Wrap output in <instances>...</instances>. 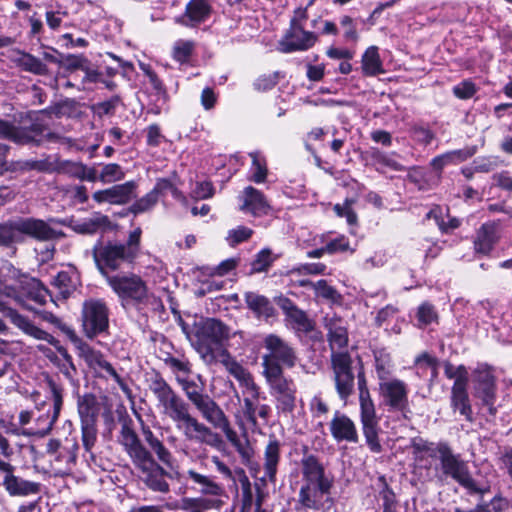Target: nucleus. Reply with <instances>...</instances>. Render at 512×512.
I'll return each mask as SVG.
<instances>
[{"label": "nucleus", "mask_w": 512, "mask_h": 512, "mask_svg": "<svg viewBox=\"0 0 512 512\" xmlns=\"http://www.w3.org/2000/svg\"><path fill=\"white\" fill-rule=\"evenodd\" d=\"M303 484L298 494V504L306 510H320L330 499L333 478L326 474L323 465L312 454L304 455L300 462Z\"/></svg>", "instance_id": "f257e3e1"}, {"label": "nucleus", "mask_w": 512, "mask_h": 512, "mask_svg": "<svg viewBox=\"0 0 512 512\" xmlns=\"http://www.w3.org/2000/svg\"><path fill=\"white\" fill-rule=\"evenodd\" d=\"M180 325L191 345L203 358L213 357L214 352L218 351L229 337L228 328L213 318L196 322L191 329L184 322Z\"/></svg>", "instance_id": "f03ea898"}, {"label": "nucleus", "mask_w": 512, "mask_h": 512, "mask_svg": "<svg viewBox=\"0 0 512 512\" xmlns=\"http://www.w3.org/2000/svg\"><path fill=\"white\" fill-rule=\"evenodd\" d=\"M107 283L121 299L122 304L132 303L138 309L151 307L153 310L161 305L160 299L149 293L146 283L136 274L107 276Z\"/></svg>", "instance_id": "7ed1b4c3"}, {"label": "nucleus", "mask_w": 512, "mask_h": 512, "mask_svg": "<svg viewBox=\"0 0 512 512\" xmlns=\"http://www.w3.org/2000/svg\"><path fill=\"white\" fill-rule=\"evenodd\" d=\"M265 349L262 355L263 375L274 376L283 373V367L293 368L298 356L295 348L276 334H269L263 339Z\"/></svg>", "instance_id": "20e7f679"}, {"label": "nucleus", "mask_w": 512, "mask_h": 512, "mask_svg": "<svg viewBox=\"0 0 512 512\" xmlns=\"http://www.w3.org/2000/svg\"><path fill=\"white\" fill-rule=\"evenodd\" d=\"M440 470L442 477H450L460 486L468 491L469 494H485L487 487L479 485L472 477L466 461L461 459L460 455L454 454L450 445L440 447Z\"/></svg>", "instance_id": "39448f33"}, {"label": "nucleus", "mask_w": 512, "mask_h": 512, "mask_svg": "<svg viewBox=\"0 0 512 512\" xmlns=\"http://www.w3.org/2000/svg\"><path fill=\"white\" fill-rule=\"evenodd\" d=\"M149 387L160 413L173 421L175 426L190 412L188 403L162 377L153 378Z\"/></svg>", "instance_id": "423d86ee"}, {"label": "nucleus", "mask_w": 512, "mask_h": 512, "mask_svg": "<svg viewBox=\"0 0 512 512\" xmlns=\"http://www.w3.org/2000/svg\"><path fill=\"white\" fill-rule=\"evenodd\" d=\"M360 420L366 444L373 453H380L382 446L379 441V418L376 415L375 405L366 386L363 374L358 375Z\"/></svg>", "instance_id": "0eeeda50"}, {"label": "nucleus", "mask_w": 512, "mask_h": 512, "mask_svg": "<svg viewBox=\"0 0 512 512\" xmlns=\"http://www.w3.org/2000/svg\"><path fill=\"white\" fill-rule=\"evenodd\" d=\"M93 258L100 273L107 280V276H111L109 271H115L124 263L132 262L134 251L123 244L102 245L98 242L93 247Z\"/></svg>", "instance_id": "6e6552de"}, {"label": "nucleus", "mask_w": 512, "mask_h": 512, "mask_svg": "<svg viewBox=\"0 0 512 512\" xmlns=\"http://www.w3.org/2000/svg\"><path fill=\"white\" fill-rule=\"evenodd\" d=\"M63 330L75 344L79 356L91 369L95 371L96 374L101 377H111L117 383L122 382L120 375L100 351L95 350L87 343L83 342L80 338H78L74 330L70 328H64Z\"/></svg>", "instance_id": "1a4fd4ad"}, {"label": "nucleus", "mask_w": 512, "mask_h": 512, "mask_svg": "<svg viewBox=\"0 0 512 512\" xmlns=\"http://www.w3.org/2000/svg\"><path fill=\"white\" fill-rule=\"evenodd\" d=\"M331 366L336 392L341 400L347 401L354 391L355 380L350 354L347 351L332 354Z\"/></svg>", "instance_id": "9d476101"}, {"label": "nucleus", "mask_w": 512, "mask_h": 512, "mask_svg": "<svg viewBox=\"0 0 512 512\" xmlns=\"http://www.w3.org/2000/svg\"><path fill=\"white\" fill-rule=\"evenodd\" d=\"M82 326L87 337L93 338L109 327V310L99 299H89L82 306Z\"/></svg>", "instance_id": "9b49d317"}, {"label": "nucleus", "mask_w": 512, "mask_h": 512, "mask_svg": "<svg viewBox=\"0 0 512 512\" xmlns=\"http://www.w3.org/2000/svg\"><path fill=\"white\" fill-rule=\"evenodd\" d=\"M176 428L190 442L212 447H217L221 443L219 434L192 416L190 412L176 425Z\"/></svg>", "instance_id": "f8f14e48"}, {"label": "nucleus", "mask_w": 512, "mask_h": 512, "mask_svg": "<svg viewBox=\"0 0 512 512\" xmlns=\"http://www.w3.org/2000/svg\"><path fill=\"white\" fill-rule=\"evenodd\" d=\"M15 470V466L0 458V485L10 496H28L39 493L40 483L16 476Z\"/></svg>", "instance_id": "ddd939ff"}, {"label": "nucleus", "mask_w": 512, "mask_h": 512, "mask_svg": "<svg viewBox=\"0 0 512 512\" xmlns=\"http://www.w3.org/2000/svg\"><path fill=\"white\" fill-rule=\"evenodd\" d=\"M263 376L276 399L277 409L284 413L292 412L296 405V386L293 380L284 377L283 373Z\"/></svg>", "instance_id": "4468645a"}, {"label": "nucleus", "mask_w": 512, "mask_h": 512, "mask_svg": "<svg viewBox=\"0 0 512 512\" xmlns=\"http://www.w3.org/2000/svg\"><path fill=\"white\" fill-rule=\"evenodd\" d=\"M475 395L491 414H495L494 402L496 398V384L493 370L487 364H479L473 371Z\"/></svg>", "instance_id": "2eb2a0df"}, {"label": "nucleus", "mask_w": 512, "mask_h": 512, "mask_svg": "<svg viewBox=\"0 0 512 512\" xmlns=\"http://www.w3.org/2000/svg\"><path fill=\"white\" fill-rule=\"evenodd\" d=\"M0 313L8 317L11 323L27 336L35 340L45 341L49 344H56V338L54 336L36 326L27 317L19 314L15 309L10 307L9 301L3 297L2 293H0Z\"/></svg>", "instance_id": "dca6fc26"}, {"label": "nucleus", "mask_w": 512, "mask_h": 512, "mask_svg": "<svg viewBox=\"0 0 512 512\" xmlns=\"http://www.w3.org/2000/svg\"><path fill=\"white\" fill-rule=\"evenodd\" d=\"M379 392L383 398L384 404L390 410L405 412L408 410V387L400 379L381 380L379 383Z\"/></svg>", "instance_id": "f3484780"}, {"label": "nucleus", "mask_w": 512, "mask_h": 512, "mask_svg": "<svg viewBox=\"0 0 512 512\" xmlns=\"http://www.w3.org/2000/svg\"><path fill=\"white\" fill-rule=\"evenodd\" d=\"M40 124H32L30 127H16L12 123L0 119V139L12 141L19 145L39 143L38 137L43 134Z\"/></svg>", "instance_id": "a211bd4d"}, {"label": "nucleus", "mask_w": 512, "mask_h": 512, "mask_svg": "<svg viewBox=\"0 0 512 512\" xmlns=\"http://www.w3.org/2000/svg\"><path fill=\"white\" fill-rule=\"evenodd\" d=\"M178 378V384L181 386L188 400L195 406L200 412L203 419L212 412L218 404L207 394H204L202 388L193 380L189 379V376H180Z\"/></svg>", "instance_id": "6ab92c4d"}, {"label": "nucleus", "mask_w": 512, "mask_h": 512, "mask_svg": "<svg viewBox=\"0 0 512 512\" xmlns=\"http://www.w3.org/2000/svg\"><path fill=\"white\" fill-rule=\"evenodd\" d=\"M317 35L306 31L304 27L289 28L279 43L280 50L284 53L294 51H306L314 46Z\"/></svg>", "instance_id": "aec40b11"}, {"label": "nucleus", "mask_w": 512, "mask_h": 512, "mask_svg": "<svg viewBox=\"0 0 512 512\" xmlns=\"http://www.w3.org/2000/svg\"><path fill=\"white\" fill-rule=\"evenodd\" d=\"M324 326L328 331V341L331 355L338 354L348 345V331L346 322L336 314H327L324 318Z\"/></svg>", "instance_id": "412c9836"}, {"label": "nucleus", "mask_w": 512, "mask_h": 512, "mask_svg": "<svg viewBox=\"0 0 512 512\" xmlns=\"http://www.w3.org/2000/svg\"><path fill=\"white\" fill-rule=\"evenodd\" d=\"M17 229L38 241H50L64 236V233L50 227L45 221L35 218L17 219Z\"/></svg>", "instance_id": "4be33fe9"}, {"label": "nucleus", "mask_w": 512, "mask_h": 512, "mask_svg": "<svg viewBox=\"0 0 512 512\" xmlns=\"http://www.w3.org/2000/svg\"><path fill=\"white\" fill-rule=\"evenodd\" d=\"M330 432L337 442H358V432L355 423L346 414L336 411L330 421Z\"/></svg>", "instance_id": "5701e85b"}, {"label": "nucleus", "mask_w": 512, "mask_h": 512, "mask_svg": "<svg viewBox=\"0 0 512 512\" xmlns=\"http://www.w3.org/2000/svg\"><path fill=\"white\" fill-rule=\"evenodd\" d=\"M134 188L135 184L132 181L114 185L110 188L94 192L93 199L99 204H125L133 197Z\"/></svg>", "instance_id": "b1692460"}, {"label": "nucleus", "mask_w": 512, "mask_h": 512, "mask_svg": "<svg viewBox=\"0 0 512 512\" xmlns=\"http://www.w3.org/2000/svg\"><path fill=\"white\" fill-rule=\"evenodd\" d=\"M241 199L242 205L240 209L243 212L251 213L254 216H261L268 214L270 210V205L263 193L252 186L244 189Z\"/></svg>", "instance_id": "393cba45"}, {"label": "nucleus", "mask_w": 512, "mask_h": 512, "mask_svg": "<svg viewBox=\"0 0 512 512\" xmlns=\"http://www.w3.org/2000/svg\"><path fill=\"white\" fill-rule=\"evenodd\" d=\"M223 364L229 374L232 375L249 394H252L253 398L259 399L260 388L254 382L252 374L243 365L232 358L226 359Z\"/></svg>", "instance_id": "a878e982"}, {"label": "nucleus", "mask_w": 512, "mask_h": 512, "mask_svg": "<svg viewBox=\"0 0 512 512\" xmlns=\"http://www.w3.org/2000/svg\"><path fill=\"white\" fill-rule=\"evenodd\" d=\"M280 452V442L276 438H270L264 450V476L261 477V480L275 481L278 464L280 462Z\"/></svg>", "instance_id": "bb28decb"}, {"label": "nucleus", "mask_w": 512, "mask_h": 512, "mask_svg": "<svg viewBox=\"0 0 512 512\" xmlns=\"http://www.w3.org/2000/svg\"><path fill=\"white\" fill-rule=\"evenodd\" d=\"M110 224L109 218L100 213H94L90 217L71 220L68 226L79 234H95L100 230L106 229Z\"/></svg>", "instance_id": "cd10ccee"}, {"label": "nucleus", "mask_w": 512, "mask_h": 512, "mask_svg": "<svg viewBox=\"0 0 512 512\" xmlns=\"http://www.w3.org/2000/svg\"><path fill=\"white\" fill-rule=\"evenodd\" d=\"M211 14V6L207 0H191L187 6L181 23L186 26H196L205 22Z\"/></svg>", "instance_id": "c85d7f7f"}, {"label": "nucleus", "mask_w": 512, "mask_h": 512, "mask_svg": "<svg viewBox=\"0 0 512 512\" xmlns=\"http://www.w3.org/2000/svg\"><path fill=\"white\" fill-rule=\"evenodd\" d=\"M204 419L215 429H220L234 447L242 440L238 436L237 432L232 429L228 417L219 405Z\"/></svg>", "instance_id": "c756f323"}, {"label": "nucleus", "mask_w": 512, "mask_h": 512, "mask_svg": "<svg viewBox=\"0 0 512 512\" xmlns=\"http://www.w3.org/2000/svg\"><path fill=\"white\" fill-rule=\"evenodd\" d=\"M204 419L215 429H220L234 447L242 440L238 436L237 432L232 429L228 417L219 405Z\"/></svg>", "instance_id": "7c9ffc66"}, {"label": "nucleus", "mask_w": 512, "mask_h": 512, "mask_svg": "<svg viewBox=\"0 0 512 512\" xmlns=\"http://www.w3.org/2000/svg\"><path fill=\"white\" fill-rule=\"evenodd\" d=\"M497 241V225L495 222L483 224L477 231L474 241L475 251L482 254H488Z\"/></svg>", "instance_id": "2f4dec72"}, {"label": "nucleus", "mask_w": 512, "mask_h": 512, "mask_svg": "<svg viewBox=\"0 0 512 512\" xmlns=\"http://www.w3.org/2000/svg\"><path fill=\"white\" fill-rule=\"evenodd\" d=\"M282 308L293 329L300 332H310L313 330V322L303 310L297 308L292 302L286 299L282 304Z\"/></svg>", "instance_id": "473e14b6"}, {"label": "nucleus", "mask_w": 512, "mask_h": 512, "mask_svg": "<svg viewBox=\"0 0 512 512\" xmlns=\"http://www.w3.org/2000/svg\"><path fill=\"white\" fill-rule=\"evenodd\" d=\"M244 298L247 307L256 317L269 319L275 315L274 306L265 296L254 292H246Z\"/></svg>", "instance_id": "72a5a7b5"}, {"label": "nucleus", "mask_w": 512, "mask_h": 512, "mask_svg": "<svg viewBox=\"0 0 512 512\" xmlns=\"http://www.w3.org/2000/svg\"><path fill=\"white\" fill-rule=\"evenodd\" d=\"M450 402L451 408L454 412H459V414L469 422L473 420V412L467 392V386L452 387Z\"/></svg>", "instance_id": "f704fd0d"}, {"label": "nucleus", "mask_w": 512, "mask_h": 512, "mask_svg": "<svg viewBox=\"0 0 512 512\" xmlns=\"http://www.w3.org/2000/svg\"><path fill=\"white\" fill-rule=\"evenodd\" d=\"M165 476L166 471L158 463L148 471L140 473V477L151 490L161 493H167L170 490Z\"/></svg>", "instance_id": "c9c22d12"}, {"label": "nucleus", "mask_w": 512, "mask_h": 512, "mask_svg": "<svg viewBox=\"0 0 512 512\" xmlns=\"http://www.w3.org/2000/svg\"><path fill=\"white\" fill-rule=\"evenodd\" d=\"M77 406L81 423H96L100 408L94 395L85 394L79 397Z\"/></svg>", "instance_id": "e433bc0d"}, {"label": "nucleus", "mask_w": 512, "mask_h": 512, "mask_svg": "<svg viewBox=\"0 0 512 512\" xmlns=\"http://www.w3.org/2000/svg\"><path fill=\"white\" fill-rule=\"evenodd\" d=\"M78 449L79 446L76 441H72L69 446L62 448H60L58 441H51L49 443V451L56 453L54 461L65 464L67 469L76 462Z\"/></svg>", "instance_id": "4c0bfd02"}, {"label": "nucleus", "mask_w": 512, "mask_h": 512, "mask_svg": "<svg viewBox=\"0 0 512 512\" xmlns=\"http://www.w3.org/2000/svg\"><path fill=\"white\" fill-rule=\"evenodd\" d=\"M361 64L363 74L366 76H376L384 72L378 47L376 46H370L366 49L362 55Z\"/></svg>", "instance_id": "58836bf2"}, {"label": "nucleus", "mask_w": 512, "mask_h": 512, "mask_svg": "<svg viewBox=\"0 0 512 512\" xmlns=\"http://www.w3.org/2000/svg\"><path fill=\"white\" fill-rule=\"evenodd\" d=\"M14 61L18 67L26 72H30L36 75L48 74L47 66L32 54L26 52H18V56Z\"/></svg>", "instance_id": "ea45409f"}, {"label": "nucleus", "mask_w": 512, "mask_h": 512, "mask_svg": "<svg viewBox=\"0 0 512 512\" xmlns=\"http://www.w3.org/2000/svg\"><path fill=\"white\" fill-rule=\"evenodd\" d=\"M48 385L53 399V413L48 416L46 423L42 427L44 433H48L52 429L63 405V389L52 380L48 381Z\"/></svg>", "instance_id": "a19ab883"}, {"label": "nucleus", "mask_w": 512, "mask_h": 512, "mask_svg": "<svg viewBox=\"0 0 512 512\" xmlns=\"http://www.w3.org/2000/svg\"><path fill=\"white\" fill-rule=\"evenodd\" d=\"M77 284V275L69 271H60L53 280V285L63 298L69 297L76 290Z\"/></svg>", "instance_id": "79ce46f5"}, {"label": "nucleus", "mask_w": 512, "mask_h": 512, "mask_svg": "<svg viewBox=\"0 0 512 512\" xmlns=\"http://www.w3.org/2000/svg\"><path fill=\"white\" fill-rule=\"evenodd\" d=\"M300 285L303 287H309L314 292L316 297H320L330 302H338L340 299L339 293L336 291L334 287L329 285L326 280H318L316 282L302 280L300 281Z\"/></svg>", "instance_id": "37998d69"}, {"label": "nucleus", "mask_w": 512, "mask_h": 512, "mask_svg": "<svg viewBox=\"0 0 512 512\" xmlns=\"http://www.w3.org/2000/svg\"><path fill=\"white\" fill-rule=\"evenodd\" d=\"M134 466L141 472L148 471L157 463L151 453L141 444L128 453Z\"/></svg>", "instance_id": "c03bdc74"}, {"label": "nucleus", "mask_w": 512, "mask_h": 512, "mask_svg": "<svg viewBox=\"0 0 512 512\" xmlns=\"http://www.w3.org/2000/svg\"><path fill=\"white\" fill-rule=\"evenodd\" d=\"M369 154L373 164L377 165V170H383L384 168H389L393 171L405 170V167L393 158L394 154L384 153L377 148H372Z\"/></svg>", "instance_id": "a18cd8bd"}, {"label": "nucleus", "mask_w": 512, "mask_h": 512, "mask_svg": "<svg viewBox=\"0 0 512 512\" xmlns=\"http://www.w3.org/2000/svg\"><path fill=\"white\" fill-rule=\"evenodd\" d=\"M144 439L150 448L155 452L158 459L166 464L171 465L172 455L170 451L164 446V444L153 434V432L147 428L143 430Z\"/></svg>", "instance_id": "49530a36"}, {"label": "nucleus", "mask_w": 512, "mask_h": 512, "mask_svg": "<svg viewBox=\"0 0 512 512\" xmlns=\"http://www.w3.org/2000/svg\"><path fill=\"white\" fill-rule=\"evenodd\" d=\"M375 368L379 380L389 378L392 372V359L386 349H377L374 351Z\"/></svg>", "instance_id": "de8ad7c7"}, {"label": "nucleus", "mask_w": 512, "mask_h": 512, "mask_svg": "<svg viewBox=\"0 0 512 512\" xmlns=\"http://www.w3.org/2000/svg\"><path fill=\"white\" fill-rule=\"evenodd\" d=\"M449 446L447 442L440 441L437 443L429 442L422 438L416 437L411 440V447L415 453H427L430 457H440V447Z\"/></svg>", "instance_id": "09e8293b"}, {"label": "nucleus", "mask_w": 512, "mask_h": 512, "mask_svg": "<svg viewBox=\"0 0 512 512\" xmlns=\"http://www.w3.org/2000/svg\"><path fill=\"white\" fill-rule=\"evenodd\" d=\"M125 177L123 168L117 163L101 165L99 181L103 184H111L122 180Z\"/></svg>", "instance_id": "8fccbe9b"}, {"label": "nucleus", "mask_w": 512, "mask_h": 512, "mask_svg": "<svg viewBox=\"0 0 512 512\" xmlns=\"http://www.w3.org/2000/svg\"><path fill=\"white\" fill-rule=\"evenodd\" d=\"M251 180L257 184L263 183L267 177V163L259 152H251Z\"/></svg>", "instance_id": "3c124183"}, {"label": "nucleus", "mask_w": 512, "mask_h": 512, "mask_svg": "<svg viewBox=\"0 0 512 512\" xmlns=\"http://www.w3.org/2000/svg\"><path fill=\"white\" fill-rule=\"evenodd\" d=\"M444 374L448 379H454L452 387L467 386L468 371L465 366H454L453 364L446 362L444 364Z\"/></svg>", "instance_id": "603ef678"}, {"label": "nucleus", "mask_w": 512, "mask_h": 512, "mask_svg": "<svg viewBox=\"0 0 512 512\" xmlns=\"http://www.w3.org/2000/svg\"><path fill=\"white\" fill-rule=\"evenodd\" d=\"M119 442L124 447L127 454L142 444L136 432L128 423H123L121 426Z\"/></svg>", "instance_id": "864d4df0"}, {"label": "nucleus", "mask_w": 512, "mask_h": 512, "mask_svg": "<svg viewBox=\"0 0 512 512\" xmlns=\"http://www.w3.org/2000/svg\"><path fill=\"white\" fill-rule=\"evenodd\" d=\"M20 230L17 229V220L0 224V245H9L18 241Z\"/></svg>", "instance_id": "5fc2aeb1"}, {"label": "nucleus", "mask_w": 512, "mask_h": 512, "mask_svg": "<svg viewBox=\"0 0 512 512\" xmlns=\"http://www.w3.org/2000/svg\"><path fill=\"white\" fill-rule=\"evenodd\" d=\"M188 477L195 483L202 485V492L210 495H218L220 487L210 480L207 476L199 474L193 470L187 472Z\"/></svg>", "instance_id": "6e6d98bb"}, {"label": "nucleus", "mask_w": 512, "mask_h": 512, "mask_svg": "<svg viewBox=\"0 0 512 512\" xmlns=\"http://www.w3.org/2000/svg\"><path fill=\"white\" fill-rule=\"evenodd\" d=\"M165 364L175 374L177 381L181 378L180 376L186 377L191 373V364L188 360L168 357L165 359Z\"/></svg>", "instance_id": "4d7b16f0"}, {"label": "nucleus", "mask_w": 512, "mask_h": 512, "mask_svg": "<svg viewBox=\"0 0 512 512\" xmlns=\"http://www.w3.org/2000/svg\"><path fill=\"white\" fill-rule=\"evenodd\" d=\"M194 49V42L190 40H178L173 47V57L180 63L186 62Z\"/></svg>", "instance_id": "13d9d810"}, {"label": "nucleus", "mask_w": 512, "mask_h": 512, "mask_svg": "<svg viewBox=\"0 0 512 512\" xmlns=\"http://www.w3.org/2000/svg\"><path fill=\"white\" fill-rule=\"evenodd\" d=\"M82 444L86 452H91L97 440L96 423H81Z\"/></svg>", "instance_id": "bf43d9fd"}, {"label": "nucleus", "mask_w": 512, "mask_h": 512, "mask_svg": "<svg viewBox=\"0 0 512 512\" xmlns=\"http://www.w3.org/2000/svg\"><path fill=\"white\" fill-rule=\"evenodd\" d=\"M378 484L380 488L379 496L383 500L384 510L385 512H390L395 503V494L388 487L384 476L378 478Z\"/></svg>", "instance_id": "052dcab7"}, {"label": "nucleus", "mask_w": 512, "mask_h": 512, "mask_svg": "<svg viewBox=\"0 0 512 512\" xmlns=\"http://www.w3.org/2000/svg\"><path fill=\"white\" fill-rule=\"evenodd\" d=\"M158 201V197L152 190L145 196L137 200L130 208L134 214L144 213L149 211Z\"/></svg>", "instance_id": "680f3d73"}, {"label": "nucleus", "mask_w": 512, "mask_h": 512, "mask_svg": "<svg viewBox=\"0 0 512 512\" xmlns=\"http://www.w3.org/2000/svg\"><path fill=\"white\" fill-rule=\"evenodd\" d=\"M340 26L343 29V37L348 42H356L359 38L355 21L348 15L340 18Z\"/></svg>", "instance_id": "e2e57ef3"}, {"label": "nucleus", "mask_w": 512, "mask_h": 512, "mask_svg": "<svg viewBox=\"0 0 512 512\" xmlns=\"http://www.w3.org/2000/svg\"><path fill=\"white\" fill-rule=\"evenodd\" d=\"M253 234V231L245 226H238L228 232L227 241L229 245L235 246L248 240Z\"/></svg>", "instance_id": "0e129e2a"}, {"label": "nucleus", "mask_w": 512, "mask_h": 512, "mask_svg": "<svg viewBox=\"0 0 512 512\" xmlns=\"http://www.w3.org/2000/svg\"><path fill=\"white\" fill-rule=\"evenodd\" d=\"M476 92V85L471 80H464L453 87V94L459 99H470Z\"/></svg>", "instance_id": "69168bd1"}, {"label": "nucleus", "mask_w": 512, "mask_h": 512, "mask_svg": "<svg viewBox=\"0 0 512 512\" xmlns=\"http://www.w3.org/2000/svg\"><path fill=\"white\" fill-rule=\"evenodd\" d=\"M214 195V187L209 181L197 182L191 190V197L196 200L208 199Z\"/></svg>", "instance_id": "338daca9"}, {"label": "nucleus", "mask_w": 512, "mask_h": 512, "mask_svg": "<svg viewBox=\"0 0 512 512\" xmlns=\"http://www.w3.org/2000/svg\"><path fill=\"white\" fill-rule=\"evenodd\" d=\"M181 507L188 512H204L210 505L209 501L203 498H184Z\"/></svg>", "instance_id": "774afa93"}]
</instances>
